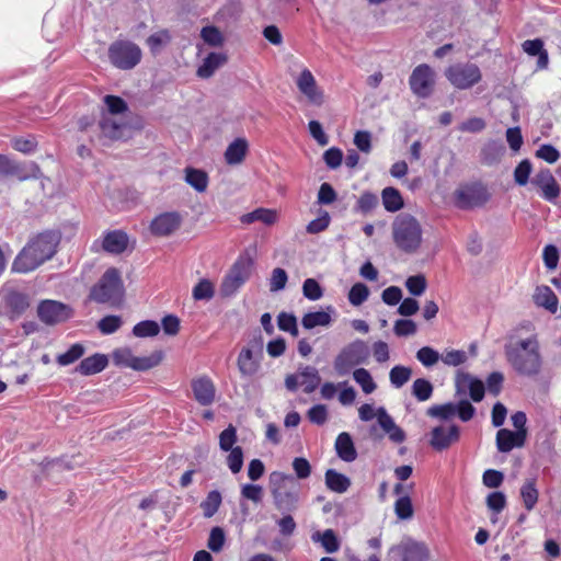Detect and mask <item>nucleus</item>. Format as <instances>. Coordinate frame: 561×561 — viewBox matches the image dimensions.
<instances>
[{
  "label": "nucleus",
  "instance_id": "nucleus-27",
  "mask_svg": "<svg viewBox=\"0 0 561 561\" xmlns=\"http://www.w3.org/2000/svg\"><path fill=\"white\" fill-rule=\"evenodd\" d=\"M334 447L337 456L346 462H352L357 457V451L355 449L353 439L346 432L337 435Z\"/></svg>",
  "mask_w": 561,
  "mask_h": 561
},
{
  "label": "nucleus",
  "instance_id": "nucleus-31",
  "mask_svg": "<svg viewBox=\"0 0 561 561\" xmlns=\"http://www.w3.org/2000/svg\"><path fill=\"white\" fill-rule=\"evenodd\" d=\"M534 301L537 306L546 308L551 313L558 309V297L548 286L537 287L534 294Z\"/></svg>",
  "mask_w": 561,
  "mask_h": 561
},
{
  "label": "nucleus",
  "instance_id": "nucleus-16",
  "mask_svg": "<svg viewBox=\"0 0 561 561\" xmlns=\"http://www.w3.org/2000/svg\"><path fill=\"white\" fill-rule=\"evenodd\" d=\"M455 383L458 393H466L468 391L474 402L481 401L484 397L483 382L467 373L458 371Z\"/></svg>",
  "mask_w": 561,
  "mask_h": 561
},
{
  "label": "nucleus",
  "instance_id": "nucleus-62",
  "mask_svg": "<svg viewBox=\"0 0 561 561\" xmlns=\"http://www.w3.org/2000/svg\"><path fill=\"white\" fill-rule=\"evenodd\" d=\"M304 296L310 300H318L322 297L323 291L319 283L313 278H307L302 285Z\"/></svg>",
  "mask_w": 561,
  "mask_h": 561
},
{
  "label": "nucleus",
  "instance_id": "nucleus-63",
  "mask_svg": "<svg viewBox=\"0 0 561 561\" xmlns=\"http://www.w3.org/2000/svg\"><path fill=\"white\" fill-rule=\"evenodd\" d=\"M288 276L285 270L280 267H276L272 272V276L270 279V290L271 291H279L285 288Z\"/></svg>",
  "mask_w": 561,
  "mask_h": 561
},
{
  "label": "nucleus",
  "instance_id": "nucleus-26",
  "mask_svg": "<svg viewBox=\"0 0 561 561\" xmlns=\"http://www.w3.org/2000/svg\"><path fill=\"white\" fill-rule=\"evenodd\" d=\"M102 245L108 253L121 254L128 245V237L123 231H111L104 236Z\"/></svg>",
  "mask_w": 561,
  "mask_h": 561
},
{
  "label": "nucleus",
  "instance_id": "nucleus-8",
  "mask_svg": "<svg viewBox=\"0 0 561 561\" xmlns=\"http://www.w3.org/2000/svg\"><path fill=\"white\" fill-rule=\"evenodd\" d=\"M140 47L130 41H116L108 48V58L113 66L122 70L136 67L141 60Z\"/></svg>",
  "mask_w": 561,
  "mask_h": 561
},
{
  "label": "nucleus",
  "instance_id": "nucleus-50",
  "mask_svg": "<svg viewBox=\"0 0 561 561\" xmlns=\"http://www.w3.org/2000/svg\"><path fill=\"white\" fill-rule=\"evenodd\" d=\"M171 39V36L167 30L158 31L151 34L147 38V45L150 50L154 54L159 51L164 45H167Z\"/></svg>",
  "mask_w": 561,
  "mask_h": 561
},
{
  "label": "nucleus",
  "instance_id": "nucleus-5",
  "mask_svg": "<svg viewBox=\"0 0 561 561\" xmlns=\"http://www.w3.org/2000/svg\"><path fill=\"white\" fill-rule=\"evenodd\" d=\"M123 295L124 285L121 273L115 267L106 270L90 291V298L100 304L114 305L122 299Z\"/></svg>",
  "mask_w": 561,
  "mask_h": 561
},
{
  "label": "nucleus",
  "instance_id": "nucleus-11",
  "mask_svg": "<svg viewBox=\"0 0 561 561\" xmlns=\"http://www.w3.org/2000/svg\"><path fill=\"white\" fill-rule=\"evenodd\" d=\"M73 314L72 309L57 300H43L37 307L39 320L47 325H56L70 319Z\"/></svg>",
  "mask_w": 561,
  "mask_h": 561
},
{
  "label": "nucleus",
  "instance_id": "nucleus-10",
  "mask_svg": "<svg viewBox=\"0 0 561 561\" xmlns=\"http://www.w3.org/2000/svg\"><path fill=\"white\" fill-rule=\"evenodd\" d=\"M447 80L459 90H467L482 79L480 68L472 62L456 64L445 70Z\"/></svg>",
  "mask_w": 561,
  "mask_h": 561
},
{
  "label": "nucleus",
  "instance_id": "nucleus-7",
  "mask_svg": "<svg viewBox=\"0 0 561 561\" xmlns=\"http://www.w3.org/2000/svg\"><path fill=\"white\" fill-rule=\"evenodd\" d=\"M294 65L299 69V72L294 76V80L299 93L307 100V102L314 106H322L325 102V94L323 89L318 84L313 73L304 65L295 61Z\"/></svg>",
  "mask_w": 561,
  "mask_h": 561
},
{
  "label": "nucleus",
  "instance_id": "nucleus-44",
  "mask_svg": "<svg viewBox=\"0 0 561 561\" xmlns=\"http://www.w3.org/2000/svg\"><path fill=\"white\" fill-rule=\"evenodd\" d=\"M367 547L369 549L375 550L376 552L371 553L366 560H362L354 551L346 550V561H380L379 550L381 548V539L380 537H374L367 540Z\"/></svg>",
  "mask_w": 561,
  "mask_h": 561
},
{
  "label": "nucleus",
  "instance_id": "nucleus-53",
  "mask_svg": "<svg viewBox=\"0 0 561 561\" xmlns=\"http://www.w3.org/2000/svg\"><path fill=\"white\" fill-rule=\"evenodd\" d=\"M427 283L424 275H413L407 278L405 287L413 296H421L426 289Z\"/></svg>",
  "mask_w": 561,
  "mask_h": 561
},
{
  "label": "nucleus",
  "instance_id": "nucleus-15",
  "mask_svg": "<svg viewBox=\"0 0 561 561\" xmlns=\"http://www.w3.org/2000/svg\"><path fill=\"white\" fill-rule=\"evenodd\" d=\"M250 272L244 263H236L221 284L222 296L233 295L249 278Z\"/></svg>",
  "mask_w": 561,
  "mask_h": 561
},
{
  "label": "nucleus",
  "instance_id": "nucleus-19",
  "mask_svg": "<svg viewBox=\"0 0 561 561\" xmlns=\"http://www.w3.org/2000/svg\"><path fill=\"white\" fill-rule=\"evenodd\" d=\"M100 129L102 136L110 140H118L125 136L127 124L122 117L108 116V114H102L100 121Z\"/></svg>",
  "mask_w": 561,
  "mask_h": 561
},
{
  "label": "nucleus",
  "instance_id": "nucleus-1",
  "mask_svg": "<svg viewBox=\"0 0 561 561\" xmlns=\"http://www.w3.org/2000/svg\"><path fill=\"white\" fill-rule=\"evenodd\" d=\"M505 357L512 369L523 377H537L543 369L541 346L536 335L506 344Z\"/></svg>",
  "mask_w": 561,
  "mask_h": 561
},
{
  "label": "nucleus",
  "instance_id": "nucleus-58",
  "mask_svg": "<svg viewBox=\"0 0 561 561\" xmlns=\"http://www.w3.org/2000/svg\"><path fill=\"white\" fill-rule=\"evenodd\" d=\"M237 442V430L234 426L229 425L219 435V446L224 451L233 449V445Z\"/></svg>",
  "mask_w": 561,
  "mask_h": 561
},
{
  "label": "nucleus",
  "instance_id": "nucleus-37",
  "mask_svg": "<svg viewBox=\"0 0 561 561\" xmlns=\"http://www.w3.org/2000/svg\"><path fill=\"white\" fill-rule=\"evenodd\" d=\"M3 300L5 305L16 313H22L30 306L28 297L15 290L5 291L3 294Z\"/></svg>",
  "mask_w": 561,
  "mask_h": 561
},
{
  "label": "nucleus",
  "instance_id": "nucleus-21",
  "mask_svg": "<svg viewBox=\"0 0 561 561\" xmlns=\"http://www.w3.org/2000/svg\"><path fill=\"white\" fill-rule=\"evenodd\" d=\"M378 424L381 430L388 435L389 439L396 444H400L405 439V433L396 424L391 415L383 407L379 408Z\"/></svg>",
  "mask_w": 561,
  "mask_h": 561
},
{
  "label": "nucleus",
  "instance_id": "nucleus-30",
  "mask_svg": "<svg viewBox=\"0 0 561 561\" xmlns=\"http://www.w3.org/2000/svg\"><path fill=\"white\" fill-rule=\"evenodd\" d=\"M227 61V56L219 53H210L198 67L196 73L199 78H210L214 72Z\"/></svg>",
  "mask_w": 561,
  "mask_h": 561
},
{
  "label": "nucleus",
  "instance_id": "nucleus-43",
  "mask_svg": "<svg viewBox=\"0 0 561 561\" xmlns=\"http://www.w3.org/2000/svg\"><path fill=\"white\" fill-rule=\"evenodd\" d=\"M214 295L215 286L206 278L201 279L192 290V296L195 300H210Z\"/></svg>",
  "mask_w": 561,
  "mask_h": 561
},
{
  "label": "nucleus",
  "instance_id": "nucleus-52",
  "mask_svg": "<svg viewBox=\"0 0 561 561\" xmlns=\"http://www.w3.org/2000/svg\"><path fill=\"white\" fill-rule=\"evenodd\" d=\"M201 37L209 46L218 47L224 43L221 32L215 26H205L201 31Z\"/></svg>",
  "mask_w": 561,
  "mask_h": 561
},
{
  "label": "nucleus",
  "instance_id": "nucleus-38",
  "mask_svg": "<svg viewBox=\"0 0 561 561\" xmlns=\"http://www.w3.org/2000/svg\"><path fill=\"white\" fill-rule=\"evenodd\" d=\"M299 376L301 378L300 383L305 386L304 390L306 393L313 392L321 381L318 369L312 366L300 368Z\"/></svg>",
  "mask_w": 561,
  "mask_h": 561
},
{
  "label": "nucleus",
  "instance_id": "nucleus-12",
  "mask_svg": "<svg viewBox=\"0 0 561 561\" xmlns=\"http://www.w3.org/2000/svg\"><path fill=\"white\" fill-rule=\"evenodd\" d=\"M412 92L419 98H427L432 94L435 84V72L426 64L419 65L412 71L409 79Z\"/></svg>",
  "mask_w": 561,
  "mask_h": 561
},
{
  "label": "nucleus",
  "instance_id": "nucleus-48",
  "mask_svg": "<svg viewBox=\"0 0 561 561\" xmlns=\"http://www.w3.org/2000/svg\"><path fill=\"white\" fill-rule=\"evenodd\" d=\"M369 296L368 287L363 283H357L352 286L348 291V301L351 305L357 307L367 300Z\"/></svg>",
  "mask_w": 561,
  "mask_h": 561
},
{
  "label": "nucleus",
  "instance_id": "nucleus-25",
  "mask_svg": "<svg viewBox=\"0 0 561 561\" xmlns=\"http://www.w3.org/2000/svg\"><path fill=\"white\" fill-rule=\"evenodd\" d=\"M396 549L400 552L402 561H423L428 556L426 547L415 541L402 542Z\"/></svg>",
  "mask_w": 561,
  "mask_h": 561
},
{
  "label": "nucleus",
  "instance_id": "nucleus-23",
  "mask_svg": "<svg viewBox=\"0 0 561 561\" xmlns=\"http://www.w3.org/2000/svg\"><path fill=\"white\" fill-rule=\"evenodd\" d=\"M249 150V142L245 138H236L225 151V161L229 165H238L243 162Z\"/></svg>",
  "mask_w": 561,
  "mask_h": 561
},
{
  "label": "nucleus",
  "instance_id": "nucleus-17",
  "mask_svg": "<svg viewBox=\"0 0 561 561\" xmlns=\"http://www.w3.org/2000/svg\"><path fill=\"white\" fill-rule=\"evenodd\" d=\"M431 446L436 450L448 448L459 438V428L456 425H440L432 430Z\"/></svg>",
  "mask_w": 561,
  "mask_h": 561
},
{
  "label": "nucleus",
  "instance_id": "nucleus-55",
  "mask_svg": "<svg viewBox=\"0 0 561 561\" xmlns=\"http://www.w3.org/2000/svg\"><path fill=\"white\" fill-rule=\"evenodd\" d=\"M277 324L282 331L289 332L293 336L298 335L297 320L294 314L280 312L277 317Z\"/></svg>",
  "mask_w": 561,
  "mask_h": 561
},
{
  "label": "nucleus",
  "instance_id": "nucleus-32",
  "mask_svg": "<svg viewBox=\"0 0 561 561\" xmlns=\"http://www.w3.org/2000/svg\"><path fill=\"white\" fill-rule=\"evenodd\" d=\"M185 182L198 193H204L208 187V175L205 171L195 168H185Z\"/></svg>",
  "mask_w": 561,
  "mask_h": 561
},
{
  "label": "nucleus",
  "instance_id": "nucleus-40",
  "mask_svg": "<svg viewBox=\"0 0 561 561\" xmlns=\"http://www.w3.org/2000/svg\"><path fill=\"white\" fill-rule=\"evenodd\" d=\"M412 377V369L407 366L397 365L391 368L389 379L391 385L399 389L403 387Z\"/></svg>",
  "mask_w": 561,
  "mask_h": 561
},
{
  "label": "nucleus",
  "instance_id": "nucleus-33",
  "mask_svg": "<svg viewBox=\"0 0 561 561\" xmlns=\"http://www.w3.org/2000/svg\"><path fill=\"white\" fill-rule=\"evenodd\" d=\"M382 205L387 211L396 213L400 210L404 203L400 192L394 187H386L381 192Z\"/></svg>",
  "mask_w": 561,
  "mask_h": 561
},
{
  "label": "nucleus",
  "instance_id": "nucleus-57",
  "mask_svg": "<svg viewBox=\"0 0 561 561\" xmlns=\"http://www.w3.org/2000/svg\"><path fill=\"white\" fill-rule=\"evenodd\" d=\"M531 170L533 168L529 160L525 159L520 161L514 170L515 182L520 186L526 185L528 183Z\"/></svg>",
  "mask_w": 561,
  "mask_h": 561
},
{
  "label": "nucleus",
  "instance_id": "nucleus-49",
  "mask_svg": "<svg viewBox=\"0 0 561 561\" xmlns=\"http://www.w3.org/2000/svg\"><path fill=\"white\" fill-rule=\"evenodd\" d=\"M221 503V495L218 491L208 493L206 500L202 502L201 507L205 517H211L218 511Z\"/></svg>",
  "mask_w": 561,
  "mask_h": 561
},
{
  "label": "nucleus",
  "instance_id": "nucleus-18",
  "mask_svg": "<svg viewBox=\"0 0 561 561\" xmlns=\"http://www.w3.org/2000/svg\"><path fill=\"white\" fill-rule=\"evenodd\" d=\"M533 183L541 190L542 197L549 202L554 201L560 194V186L548 169L540 170Z\"/></svg>",
  "mask_w": 561,
  "mask_h": 561
},
{
  "label": "nucleus",
  "instance_id": "nucleus-61",
  "mask_svg": "<svg viewBox=\"0 0 561 561\" xmlns=\"http://www.w3.org/2000/svg\"><path fill=\"white\" fill-rule=\"evenodd\" d=\"M225 540H226V537H225V531L222 530V528L214 527L210 530L207 547L214 552H219V551H221V549L225 545Z\"/></svg>",
  "mask_w": 561,
  "mask_h": 561
},
{
  "label": "nucleus",
  "instance_id": "nucleus-47",
  "mask_svg": "<svg viewBox=\"0 0 561 561\" xmlns=\"http://www.w3.org/2000/svg\"><path fill=\"white\" fill-rule=\"evenodd\" d=\"M442 355L430 346H423L416 352V359L425 367H432L438 363Z\"/></svg>",
  "mask_w": 561,
  "mask_h": 561
},
{
  "label": "nucleus",
  "instance_id": "nucleus-35",
  "mask_svg": "<svg viewBox=\"0 0 561 561\" xmlns=\"http://www.w3.org/2000/svg\"><path fill=\"white\" fill-rule=\"evenodd\" d=\"M311 539L321 543L328 553H334L340 549L339 539L332 529H325L323 533L317 531L312 534Z\"/></svg>",
  "mask_w": 561,
  "mask_h": 561
},
{
  "label": "nucleus",
  "instance_id": "nucleus-41",
  "mask_svg": "<svg viewBox=\"0 0 561 561\" xmlns=\"http://www.w3.org/2000/svg\"><path fill=\"white\" fill-rule=\"evenodd\" d=\"M353 378L366 394L373 393L377 388V385L374 381L370 373L365 368L355 369L353 371Z\"/></svg>",
  "mask_w": 561,
  "mask_h": 561
},
{
  "label": "nucleus",
  "instance_id": "nucleus-34",
  "mask_svg": "<svg viewBox=\"0 0 561 561\" xmlns=\"http://www.w3.org/2000/svg\"><path fill=\"white\" fill-rule=\"evenodd\" d=\"M539 492L536 488L535 479H527L520 488V497L524 507L527 511H533L538 502Z\"/></svg>",
  "mask_w": 561,
  "mask_h": 561
},
{
  "label": "nucleus",
  "instance_id": "nucleus-13",
  "mask_svg": "<svg viewBox=\"0 0 561 561\" xmlns=\"http://www.w3.org/2000/svg\"><path fill=\"white\" fill-rule=\"evenodd\" d=\"M182 216L178 211H167L156 216L150 224V231L157 237H167L175 232L181 224Z\"/></svg>",
  "mask_w": 561,
  "mask_h": 561
},
{
  "label": "nucleus",
  "instance_id": "nucleus-64",
  "mask_svg": "<svg viewBox=\"0 0 561 561\" xmlns=\"http://www.w3.org/2000/svg\"><path fill=\"white\" fill-rule=\"evenodd\" d=\"M229 451H230V454L227 457V465L232 473H238L241 471L242 466H243L242 448L237 446Z\"/></svg>",
  "mask_w": 561,
  "mask_h": 561
},
{
  "label": "nucleus",
  "instance_id": "nucleus-29",
  "mask_svg": "<svg viewBox=\"0 0 561 561\" xmlns=\"http://www.w3.org/2000/svg\"><path fill=\"white\" fill-rule=\"evenodd\" d=\"M238 368L243 377H252L260 369V359L254 357L252 350L243 348L238 356Z\"/></svg>",
  "mask_w": 561,
  "mask_h": 561
},
{
  "label": "nucleus",
  "instance_id": "nucleus-54",
  "mask_svg": "<svg viewBox=\"0 0 561 561\" xmlns=\"http://www.w3.org/2000/svg\"><path fill=\"white\" fill-rule=\"evenodd\" d=\"M84 353V348L80 344H73L67 352L57 356V363L67 366L79 359Z\"/></svg>",
  "mask_w": 561,
  "mask_h": 561
},
{
  "label": "nucleus",
  "instance_id": "nucleus-6",
  "mask_svg": "<svg viewBox=\"0 0 561 561\" xmlns=\"http://www.w3.org/2000/svg\"><path fill=\"white\" fill-rule=\"evenodd\" d=\"M369 347L363 340H355L341 348L335 356L333 366L337 375H347L355 366L366 363Z\"/></svg>",
  "mask_w": 561,
  "mask_h": 561
},
{
  "label": "nucleus",
  "instance_id": "nucleus-59",
  "mask_svg": "<svg viewBox=\"0 0 561 561\" xmlns=\"http://www.w3.org/2000/svg\"><path fill=\"white\" fill-rule=\"evenodd\" d=\"M121 325L122 319L118 316H106L98 323V328L103 334H112L116 332Z\"/></svg>",
  "mask_w": 561,
  "mask_h": 561
},
{
  "label": "nucleus",
  "instance_id": "nucleus-46",
  "mask_svg": "<svg viewBox=\"0 0 561 561\" xmlns=\"http://www.w3.org/2000/svg\"><path fill=\"white\" fill-rule=\"evenodd\" d=\"M433 393V386L432 383L424 379L419 378L414 380L412 385V394L419 400V401H426L432 397Z\"/></svg>",
  "mask_w": 561,
  "mask_h": 561
},
{
  "label": "nucleus",
  "instance_id": "nucleus-9",
  "mask_svg": "<svg viewBox=\"0 0 561 561\" xmlns=\"http://www.w3.org/2000/svg\"><path fill=\"white\" fill-rule=\"evenodd\" d=\"M112 358L116 366L145 371L158 366L162 362L163 353L154 351L148 356L138 357L133 354L130 348L121 347L112 353Z\"/></svg>",
  "mask_w": 561,
  "mask_h": 561
},
{
  "label": "nucleus",
  "instance_id": "nucleus-2",
  "mask_svg": "<svg viewBox=\"0 0 561 561\" xmlns=\"http://www.w3.org/2000/svg\"><path fill=\"white\" fill-rule=\"evenodd\" d=\"M59 243L60 234L56 231L38 233L18 254L12 270L23 274L33 272L56 254Z\"/></svg>",
  "mask_w": 561,
  "mask_h": 561
},
{
  "label": "nucleus",
  "instance_id": "nucleus-60",
  "mask_svg": "<svg viewBox=\"0 0 561 561\" xmlns=\"http://www.w3.org/2000/svg\"><path fill=\"white\" fill-rule=\"evenodd\" d=\"M467 358H468L467 353L461 350L446 351L440 357V359L443 360V363L445 365L454 366V367L463 364L467 360Z\"/></svg>",
  "mask_w": 561,
  "mask_h": 561
},
{
  "label": "nucleus",
  "instance_id": "nucleus-36",
  "mask_svg": "<svg viewBox=\"0 0 561 561\" xmlns=\"http://www.w3.org/2000/svg\"><path fill=\"white\" fill-rule=\"evenodd\" d=\"M325 484L331 491L344 493L350 488L351 481L346 476L329 469L325 472Z\"/></svg>",
  "mask_w": 561,
  "mask_h": 561
},
{
  "label": "nucleus",
  "instance_id": "nucleus-3",
  "mask_svg": "<svg viewBox=\"0 0 561 561\" xmlns=\"http://www.w3.org/2000/svg\"><path fill=\"white\" fill-rule=\"evenodd\" d=\"M268 481L275 507L282 513L296 511L299 504V486L295 478L274 471L270 474Z\"/></svg>",
  "mask_w": 561,
  "mask_h": 561
},
{
  "label": "nucleus",
  "instance_id": "nucleus-28",
  "mask_svg": "<svg viewBox=\"0 0 561 561\" xmlns=\"http://www.w3.org/2000/svg\"><path fill=\"white\" fill-rule=\"evenodd\" d=\"M108 364L107 357L103 354H94L82 359L76 370L83 375H94L102 371Z\"/></svg>",
  "mask_w": 561,
  "mask_h": 561
},
{
  "label": "nucleus",
  "instance_id": "nucleus-24",
  "mask_svg": "<svg viewBox=\"0 0 561 561\" xmlns=\"http://www.w3.org/2000/svg\"><path fill=\"white\" fill-rule=\"evenodd\" d=\"M279 215L276 209L272 208H256L251 213L244 214L240 217V221L245 225L261 221L266 226H273L278 221Z\"/></svg>",
  "mask_w": 561,
  "mask_h": 561
},
{
  "label": "nucleus",
  "instance_id": "nucleus-51",
  "mask_svg": "<svg viewBox=\"0 0 561 561\" xmlns=\"http://www.w3.org/2000/svg\"><path fill=\"white\" fill-rule=\"evenodd\" d=\"M412 501L409 496H400L394 503V513L400 519H410L413 516Z\"/></svg>",
  "mask_w": 561,
  "mask_h": 561
},
{
  "label": "nucleus",
  "instance_id": "nucleus-14",
  "mask_svg": "<svg viewBox=\"0 0 561 561\" xmlns=\"http://www.w3.org/2000/svg\"><path fill=\"white\" fill-rule=\"evenodd\" d=\"M32 172H27L25 167L5 154H0V176L15 178L19 181H25L32 176H36L38 168L36 164L31 165Z\"/></svg>",
  "mask_w": 561,
  "mask_h": 561
},
{
  "label": "nucleus",
  "instance_id": "nucleus-4",
  "mask_svg": "<svg viewBox=\"0 0 561 561\" xmlns=\"http://www.w3.org/2000/svg\"><path fill=\"white\" fill-rule=\"evenodd\" d=\"M396 247L404 253H415L422 244V227L410 214L398 215L391 225Z\"/></svg>",
  "mask_w": 561,
  "mask_h": 561
},
{
  "label": "nucleus",
  "instance_id": "nucleus-42",
  "mask_svg": "<svg viewBox=\"0 0 561 561\" xmlns=\"http://www.w3.org/2000/svg\"><path fill=\"white\" fill-rule=\"evenodd\" d=\"M104 103L106 106V111L102 114H108V116L121 117L119 115L127 111L126 102L119 96L106 95L104 98Z\"/></svg>",
  "mask_w": 561,
  "mask_h": 561
},
{
  "label": "nucleus",
  "instance_id": "nucleus-22",
  "mask_svg": "<svg viewBox=\"0 0 561 561\" xmlns=\"http://www.w3.org/2000/svg\"><path fill=\"white\" fill-rule=\"evenodd\" d=\"M525 439L523 431L512 432L501 428L496 433V447L501 453H508L515 447L524 446Z\"/></svg>",
  "mask_w": 561,
  "mask_h": 561
},
{
  "label": "nucleus",
  "instance_id": "nucleus-39",
  "mask_svg": "<svg viewBox=\"0 0 561 561\" xmlns=\"http://www.w3.org/2000/svg\"><path fill=\"white\" fill-rule=\"evenodd\" d=\"M331 316L325 311H314L306 313L301 320L305 329H313L316 327H327L331 323Z\"/></svg>",
  "mask_w": 561,
  "mask_h": 561
},
{
  "label": "nucleus",
  "instance_id": "nucleus-20",
  "mask_svg": "<svg viewBox=\"0 0 561 561\" xmlns=\"http://www.w3.org/2000/svg\"><path fill=\"white\" fill-rule=\"evenodd\" d=\"M195 400L202 405H209L215 400V385L208 377H199L192 381Z\"/></svg>",
  "mask_w": 561,
  "mask_h": 561
},
{
  "label": "nucleus",
  "instance_id": "nucleus-45",
  "mask_svg": "<svg viewBox=\"0 0 561 561\" xmlns=\"http://www.w3.org/2000/svg\"><path fill=\"white\" fill-rule=\"evenodd\" d=\"M159 332V323L152 320L141 321L133 328V333L137 337H152L158 335Z\"/></svg>",
  "mask_w": 561,
  "mask_h": 561
},
{
  "label": "nucleus",
  "instance_id": "nucleus-56",
  "mask_svg": "<svg viewBox=\"0 0 561 561\" xmlns=\"http://www.w3.org/2000/svg\"><path fill=\"white\" fill-rule=\"evenodd\" d=\"M428 415L439 417L443 420L450 419L457 413V405L455 403H445L442 405H434L428 409Z\"/></svg>",
  "mask_w": 561,
  "mask_h": 561
}]
</instances>
